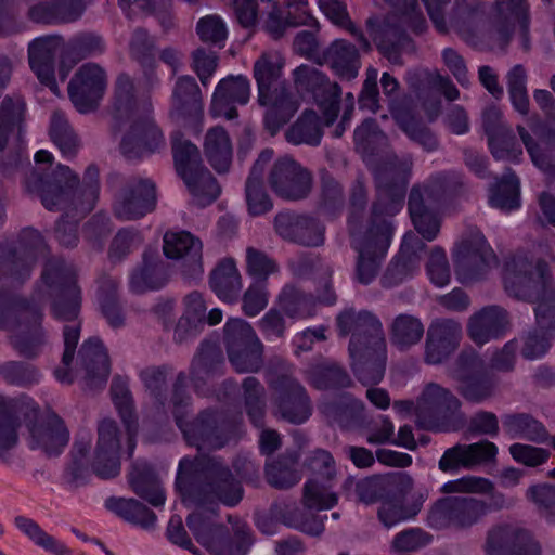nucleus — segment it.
<instances>
[{"label": "nucleus", "instance_id": "f257e3e1", "mask_svg": "<svg viewBox=\"0 0 555 555\" xmlns=\"http://www.w3.org/2000/svg\"><path fill=\"white\" fill-rule=\"evenodd\" d=\"M356 150L374 173L377 185V198L364 229H356L353 221L350 227L358 251L356 280L367 285L377 276L389 248L393 229L387 217L402 208L413 162L410 156L399 159L380 141H357Z\"/></svg>", "mask_w": 555, "mask_h": 555}, {"label": "nucleus", "instance_id": "f03ea898", "mask_svg": "<svg viewBox=\"0 0 555 555\" xmlns=\"http://www.w3.org/2000/svg\"><path fill=\"white\" fill-rule=\"evenodd\" d=\"M100 172L96 166L86 169L82 185L69 167L57 165L50 173L31 171L25 184L29 193L36 194L48 210H64L66 218H81L95 206Z\"/></svg>", "mask_w": 555, "mask_h": 555}, {"label": "nucleus", "instance_id": "7ed1b4c3", "mask_svg": "<svg viewBox=\"0 0 555 555\" xmlns=\"http://www.w3.org/2000/svg\"><path fill=\"white\" fill-rule=\"evenodd\" d=\"M176 489L183 502L195 505L235 506L243 498V488L230 467L220 457L204 454L180 461Z\"/></svg>", "mask_w": 555, "mask_h": 555}, {"label": "nucleus", "instance_id": "20e7f679", "mask_svg": "<svg viewBox=\"0 0 555 555\" xmlns=\"http://www.w3.org/2000/svg\"><path fill=\"white\" fill-rule=\"evenodd\" d=\"M504 287L509 296L537 304L540 330L555 328V282L545 260L532 262L525 255L513 256L505 264Z\"/></svg>", "mask_w": 555, "mask_h": 555}, {"label": "nucleus", "instance_id": "39448f33", "mask_svg": "<svg viewBox=\"0 0 555 555\" xmlns=\"http://www.w3.org/2000/svg\"><path fill=\"white\" fill-rule=\"evenodd\" d=\"M281 63L261 55L254 64V78L258 89V102L267 107L263 122L271 135H275L295 114L297 106L289 87L282 79Z\"/></svg>", "mask_w": 555, "mask_h": 555}, {"label": "nucleus", "instance_id": "423d86ee", "mask_svg": "<svg viewBox=\"0 0 555 555\" xmlns=\"http://www.w3.org/2000/svg\"><path fill=\"white\" fill-rule=\"evenodd\" d=\"M111 116L116 130L129 126L128 135L121 139H165L155 120L152 102L139 103L134 82L126 73L117 76Z\"/></svg>", "mask_w": 555, "mask_h": 555}, {"label": "nucleus", "instance_id": "0eeeda50", "mask_svg": "<svg viewBox=\"0 0 555 555\" xmlns=\"http://www.w3.org/2000/svg\"><path fill=\"white\" fill-rule=\"evenodd\" d=\"M216 517L215 511H196L186 517V526L196 541L211 555H246L254 542L249 526L229 516L233 531L230 537L229 529L217 524Z\"/></svg>", "mask_w": 555, "mask_h": 555}, {"label": "nucleus", "instance_id": "6e6552de", "mask_svg": "<svg viewBox=\"0 0 555 555\" xmlns=\"http://www.w3.org/2000/svg\"><path fill=\"white\" fill-rule=\"evenodd\" d=\"M41 320V308L37 304L16 302L7 294H0V327L15 328L11 345L21 356L38 354L44 343Z\"/></svg>", "mask_w": 555, "mask_h": 555}, {"label": "nucleus", "instance_id": "1a4fd4ad", "mask_svg": "<svg viewBox=\"0 0 555 555\" xmlns=\"http://www.w3.org/2000/svg\"><path fill=\"white\" fill-rule=\"evenodd\" d=\"M173 168L199 206L211 204L221 189L205 166L201 149L192 141H172Z\"/></svg>", "mask_w": 555, "mask_h": 555}, {"label": "nucleus", "instance_id": "9d476101", "mask_svg": "<svg viewBox=\"0 0 555 555\" xmlns=\"http://www.w3.org/2000/svg\"><path fill=\"white\" fill-rule=\"evenodd\" d=\"M170 117L179 129L169 139H201L204 131L202 92L194 77L180 76L175 85Z\"/></svg>", "mask_w": 555, "mask_h": 555}, {"label": "nucleus", "instance_id": "9b49d317", "mask_svg": "<svg viewBox=\"0 0 555 555\" xmlns=\"http://www.w3.org/2000/svg\"><path fill=\"white\" fill-rule=\"evenodd\" d=\"M42 279L50 289L54 318L61 321L75 320L80 310L81 295L74 266L61 258H52L46 263Z\"/></svg>", "mask_w": 555, "mask_h": 555}, {"label": "nucleus", "instance_id": "f8f14e48", "mask_svg": "<svg viewBox=\"0 0 555 555\" xmlns=\"http://www.w3.org/2000/svg\"><path fill=\"white\" fill-rule=\"evenodd\" d=\"M46 249L41 234L25 228L14 237H5L0 242V281L12 278L23 282L30 276L39 253Z\"/></svg>", "mask_w": 555, "mask_h": 555}, {"label": "nucleus", "instance_id": "ddd939ff", "mask_svg": "<svg viewBox=\"0 0 555 555\" xmlns=\"http://www.w3.org/2000/svg\"><path fill=\"white\" fill-rule=\"evenodd\" d=\"M237 428L236 420L217 410L207 409L180 429L189 446L199 452L215 451L227 446L234 437Z\"/></svg>", "mask_w": 555, "mask_h": 555}, {"label": "nucleus", "instance_id": "4468645a", "mask_svg": "<svg viewBox=\"0 0 555 555\" xmlns=\"http://www.w3.org/2000/svg\"><path fill=\"white\" fill-rule=\"evenodd\" d=\"M224 345L230 364L237 373H255L263 365V344L249 323L231 319L224 325Z\"/></svg>", "mask_w": 555, "mask_h": 555}, {"label": "nucleus", "instance_id": "2eb2a0df", "mask_svg": "<svg viewBox=\"0 0 555 555\" xmlns=\"http://www.w3.org/2000/svg\"><path fill=\"white\" fill-rule=\"evenodd\" d=\"M294 83L302 96L309 95L323 114L327 125H334L340 112L341 88L321 70L301 64L293 72Z\"/></svg>", "mask_w": 555, "mask_h": 555}, {"label": "nucleus", "instance_id": "dca6fc26", "mask_svg": "<svg viewBox=\"0 0 555 555\" xmlns=\"http://www.w3.org/2000/svg\"><path fill=\"white\" fill-rule=\"evenodd\" d=\"M269 385L275 413L281 418L298 425L311 416V398L305 386L289 373V369L272 375Z\"/></svg>", "mask_w": 555, "mask_h": 555}, {"label": "nucleus", "instance_id": "f3484780", "mask_svg": "<svg viewBox=\"0 0 555 555\" xmlns=\"http://www.w3.org/2000/svg\"><path fill=\"white\" fill-rule=\"evenodd\" d=\"M25 424L30 447L40 449L48 456L60 455L69 441V430L64 421L50 409L41 411L36 404H29Z\"/></svg>", "mask_w": 555, "mask_h": 555}, {"label": "nucleus", "instance_id": "a211bd4d", "mask_svg": "<svg viewBox=\"0 0 555 555\" xmlns=\"http://www.w3.org/2000/svg\"><path fill=\"white\" fill-rule=\"evenodd\" d=\"M304 508L293 506L283 514L285 525L296 528L311 535H319L324 531L323 519L312 511L328 509L337 504L336 493L327 490L317 480H308L302 491Z\"/></svg>", "mask_w": 555, "mask_h": 555}, {"label": "nucleus", "instance_id": "6ab92c4d", "mask_svg": "<svg viewBox=\"0 0 555 555\" xmlns=\"http://www.w3.org/2000/svg\"><path fill=\"white\" fill-rule=\"evenodd\" d=\"M498 264V257L479 229L468 227L455 254V271L462 282L480 279Z\"/></svg>", "mask_w": 555, "mask_h": 555}, {"label": "nucleus", "instance_id": "aec40b11", "mask_svg": "<svg viewBox=\"0 0 555 555\" xmlns=\"http://www.w3.org/2000/svg\"><path fill=\"white\" fill-rule=\"evenodd\" d=\"M486 502L473 496H447L438 500L427 515L429 527L444 529L449 527L469 528L486 514Z\"/></svg>", "mask_w": 555, "mask_h": 555}, {"label": "nucleus", "instance_id": "412c9836", "mask_svg": "<svg viewBox=\"0 0 555 555\" xmlns=\"http://www.w3.org/2000/svg\"><path fill=\"white\" fill-rule=\"evenodd\" d=\"M423 2L435 29L440 34H447L449 30L446 9L451 2L453 7L449 14V22L459 33H474L485 16L482 0H423Z\"/></svg>", "mask_w": 555, "mask_h": 555}, {"label": "nucleus", "instance_id": "4be33fe9", "mask_svg": "<svg viewBox=\"0 0 555 555\" xmlns=\"http://www.w3.org/2000/svg\"><path fill=\"white\" fill-rule=\"evenodd\" d=\"M336 323L343 336L351 335L349 351L387 346L383 323L370 310L345 309L337 315Z\"/></svg>", "mask_w": 555, "mask_h": 555}, {"label": "nucleus", "instance_id": "5701e85b", "mask_svg": "<svg viewBox=\"0 0 555 555\" xmlns=\"http://www.w3.org/2000/svg\"><path fill=\"white\" fill-rule=\"evenodd\" d=\"M156 185L150 179L129 178L115 194L113 212L122 221L138 220L156 208Z\"/></svg>", "mask_w": 555, "mask_h": 555}, {"label": "nucleus", "instance_id": "b1692460", "mask_svg": "<svg viewBox=\"0 0 555 555\" xmlns=\"http://www.w3.org/2000/svg\"><path fill=\"white\" fill-rule=\"evenodd\" d=\"M107 86L106 72L95 63L81 65L68 83V96L81 114L95 111Z\"/></svg>", "mask_w": 555, "mask_h": 555}, {"label": "nucleus", "instance_id": "393cba45", "mask_svg": "<svg viewBox=\"0 0 555 555\" xmlns=\"http://www.w3.org/2000/svg\"><path fill=\"white\" fill-rule=\"evenodd\" d=\"M366 28L378 53L391 63H399L404 51L415 48L405 27L390 17L371 16L366 20Z\"/></svg>", "mask_w": 555, "mask_h": 555}, {"label": "nucleus", "instance_id": "a878e982", "mask_svg": "<svg viewBox=\"0 0 555 555\" xmlns=\"http://www.w3.org/2000/svg\"><path fill=\"white\" fill-rule=\"evenodd\" d=\"M486 555H542V547L532 533L526 529L501 525L487 533Z\"/></svg>", "mask_w": 555, "mask_h": 555}, {"label": "nucleus", "instance_id": "bb28decb", "mask_svg": "<svg viewBox=\"0 0 555 555\" xmlns=\"http://www.w3.org/2000/svg\"><path fill=\"white\" fill-rule=\"evenodd\" d=\"M119 428L112 418H104L98 425V441L90 466L101 479L115 478L120 473Z\"/></svg>", "mask_w": 555, "mask_h": 555}, {"label": "nucleus", "instance_id": "cd10ccee", "mask_svg": "<svg viewBox=\"0 0 555 555\" xmlns=\"http://www.w3.org/2000/svg\"><path fill=\"white\" fill-rule=\"evenodd\" d=\"M271 189L282 198L298 201L307 197L312 189V176L289 158L279 159L269 176Z\"/></svg>", "mask_w": 555, "mask_h": 555}, {"label": "nucleus", "instance_id": "c85d7f7f", "mask_svg": "<svg viewBox=\"0 0 555 555\" xmlns=\"http://www.w3.org/2000/svg\"><path fill=\"white\" fill-rule=\"evenodd\" d=\"M64 38L61 35H46L35 38L28 46L29 67L41 85L55 90V61L60 56L62 61V49Z\"/></svg>", "mask_w": 555, "mask_h": 555}, {"label": "nucleus", "instance_id": "c756f323", "mask_svg": "<svg viewBox=\"0 0 555 555\" xmlns=\"http://www.w3.org/2000/svg\"><path fill=\"white\" fill-rule=\"evenodd\" d=\"M498 447L489 440L469 444L457 443L443 452L438 467L443 473H457L461 468L472 469L494 463Z\"/></svg>", "mask_w": 555, "mask_h": 555}, {"label": "nucleus", "instance_id": "7c9ffc66", "mask_svg": "<svg viewBox=\"0 0 555 555\" xmlns=\"http://www.w3.org/2000/svg\"><path fill=\"white\" fill-rule=\"evenodd\" d=\"M250 98V81L246 76H228L217 83L210 104L212 117L234 120L238 117L237 105H245Z\"/></svg>", "mask_w": 555, "mask_h": 555}, {"label": "nucleus", "instance_id": "2f4dec72", "mask_svg": "<svg viewBox=\"0 0 555 555\" xmlns=\"http://www.w3.org/2000/svg\"><path fill=\"white\" fill-rule=\"evenodd\" d=\"M276 233L286 241L305 246L319 247L324 244L325 228L320 220L295 214H279L274 220Z\"/></svg>", "mask_w": 555, "mask_h": 555}, {"label": "nucleus", "instance_id": "473e14b6", "mask_svg": "<svg viewBox=\"0 0 555 555\" xmlns=\"http://www.w3.org/2000/svg\"><path fill=\"white\" fill-rule=\"evenodd\" d=\"M461 401L447 388L429 383L423 390L417 404V415L426 421L427 427L454 420Z\"/></svg>", "mask_w": 555, "mask_h": 555}, {"label": "nucleus", "instance_id": "72a5a7b5", "mask_svg": "<svg viewBox=\"0 0 555 555\" xmlns=\"http://www.w3.org/2000/svg\"><path fill=\"white\" fill-rule=\"evenodd\" d=\"M425 247L421 237L414 233H406L398 256L389 263L380 279L383 287L397 286L413 276L420 267L421 254Z\"/></svg>", "mask_w": 555, "mask_h": 555}, {"label": "nucleus", "instance_id": "f704fd0d", "mask_svg": "<svg viewBox=\"0 0 555 555\" xmlns=\"http://www.w3.org/2000/svg\"><path fill=\"white\" fill-rule=\"evenodd\" d=\"M462 337L461 324L447 319L434 322L428 331L425 344V362L440 364L457 348Z\"/></svg>", "mask_w": 555, "mask_h": 555}, {"label": "nucleus", "instance_id": "c9c22d12", "mask_svg": "<svg viewBox=\"0 0 555 555\" xmlns=\"http://www.w3.org/2000/svg\"><path fill=\"white\" fill-rule=\"evenodd\" d=\"M509 326L506 310L499 306H489L474 313L467 324L468 337L479 346L502 336Z\"/></svg>", "mask_w": 555, "mask_h": 555}, {"label": "nucleus", "instance_id": "e433bc0d", "mask_svg": "<svg viewBox=\"0 0 555 555\" xmlns=\"http://www.w3.org/2000/svg\"><path fill=\"white\" fill-rule=\"evenodd\" d=\"M441 204H431L421 185H414L409 195L408 209L412 223L426 241H434L440 231V219L436 208Z\"/></svg>", "mask_w": 555, "mask_h": 555}, {"label": "nucleus", "instance_id": "4c0bfd02", "mask_svg": "<svg viewBox=\"0 0 555 555\" xmlns=\"http://www.w3.org/2000/svg\"><path fill=\"white\" fill-rule=\"evenodd\" d=\"M86 10V0H51L31 5L27 16L36 24L57 25L79 20Z\"/></svg>", "mask_w": 555, "mask_h": 555}, {"label": "nucleus", "instance_id": "58836bf2", "mask_svg": "<svg viewBox=\"0 0 555 555\" xmlns=\"http://www.w3.org/2000/svg\"><path fill=\"white\" fill-rule=\"evenodd\" d=\"M202 248V242L189 232H169L164 236L165 256L172 259H184L189 275H197L203 272Z\"/></svg>", "mask_w": 555, "mask_h": 555}, {"label": "nucleus", "instance_id": "ea45409f", "mask_svg": "<svg viewBox=\"0 0 555 555\" xmlns=\"http://www.w3.org/2000/svg\"><path fill=\"white\" fill-rule=\"evenodd\" d=\"M351 369L363 385L378 384L385 374L387 346H371L349 351Z\"/></svg>", "mask_w": 555, "mask_h": 555}, {"label": "nucleus", "instance_id": "a19ab883", "mask_svg": "<svg viewBox=\"0 0 555 555\" xmlns=\"http://www.w3.org/2000/svg\"><path fill=\"white\" fill-rule=\"evenodd\" d=\"M224 372V359L221 349L210 341H203L194 356L190 375L197 391L210 379L219 377Z\"/></svg>", "mask_w": 555, "mask_h": 555}, {"label": "nucleus", "instance_id": "79ce46f5", "mask_svg": "<svg viewBox=\"0 0 555 555\" xmlns=\"http://www.w3.org/2000/svg\"><path fill=\"white\" fill-rule=\"evenodd\" d=\"M167 283L166 264L153 250H145L142 263L130 275L129 286L134 293L162 288Z\"/></svg>", "mask_w": 555, "mask_h": 555}, {"label": "nucleus", "instance_id": "37998d69", "mask_svg": "<svg viewBox=\"0 0 555 555\" xmlns=\"http://www.w3.org/2000/svg\"><path fill=\"white\" fill-rule=\"evenodd\" d=\"M317 23L309 10L308 0H287L284 12L273 7L268 15L266 28L270 34L282 36L288 27L312 26Z\"/></svg>", "mask_w": 555, "mask_h": 555}, {"label": "nucleus", "instance_id": "c03bdc74", "mask_svg": "<svg viewBox=\"0 0 555 555\" xmlns=\"http://www.w3.org/2000/svg\"><path fill=\"white\" fill-rule=\"evenodd\" d=\"M305 376L308 383L319 389H341L352 385V379L346 369L334 360L322 359L311 364Z\"/></svg>", "mask_w": 555, "mask_h": 555}, {"label": "nucleus", "instance_id": "a18cd8bd", "mask_svg": "<svg viewBox=\"0 0 555 555\" xmlns=\"http://www.w3.org/2000/svg\"><path fill=\"white\" fill-rule=\"evenodd\" d=\"M442 492L489 493V502L486 503L488 512L509 508L516 502L513 498H507L502 492L494 490L493 483L483 477L467 476L454 481H449L442 487Z\"/></svg>", "mask_w": 555, "mask_h": 555}, {"label": "nucleus", "instance_id": "49530a36", "mask_svg": "<svg viewBox=\"0 0 555 555\" xmlns=\"http://www.w3.org/2000/svg\"><path fill=\"white\" fill-rule=\"evenodd\" d=\"M27 105L21 96L5 95L0 102V139H24Z\"/></svg>", "mask_w": 555, "mask_h": 555}, {"label": "nucleus", "instance_id": "de8ad7c7", "mask_svg": "<svg viewBox=\"0 0 555 555\" xmlns=\"http://www.w3.org/2000/svg\"><path fill=\"white\" fill-rule=\"evenodd\" d=\"M78 358L86 370V377L104 384L111 373V361L103 343L95 337L83 341Z\"/></svg>", "mask_w": 555, "mask_h": 555}, {"label": "nucleus", "instance_id": "09e8293b", "mask_svg": "<svg viewBox=\"0 0 555 555\" xmlns=\"http://www.w3.org/2000/svg\"><path fill=\"white\" fill-rule=\"evenodd\" d=\"M129 483L137 495L154 507L164 505L165 492L153 468L145 464H134L129 473Z\"/></svg>", "mask_w": 555, "mask_h": 555}, {"label": "nucleus", "instance_id": "8fccbe9b", "mask_svg": "<svg viewBox=\"0 0 555 555\" xmlns=\"http://www.w3.org/2000/svg\"><path fill=\"white\" fill-rule=\"evenodd\" d=\"M503 429L511 438L526 439L534 443L548 440L546 427L528 413H512L502 416Z\"/></svg>", "mask_w": 555, "mask_h": 555}, {"label": "nucleus", "instance_id": "3c124183", "mask_svg": "<svg viewBox=\"0 0 555 555\" xmlns=\"http://www.w3.org/2000/svg\"><path fill=\"white\" fill-rule=\"evenodd\" d=\"M62 49V64L69 66L76 65L78 62L105 51V42L102 36L94 33H79L64 40Z\"/></svg>", "mask_w": 555, "mask_h": 555}, {"label": "nucleus", "instance_id": "603ef678", "mask_svg": "<svg viewBox=\"0 0 555 555\" xmlns=\"http://www.w3.org/2000/svg\"><path fill=\"white\" fill-rule=\"evenodd\" d=\"M426 495L420 493L411 502L402 498L388 496L380 502L377 511L379 521L386 527L391 528L399 522L414 518L422 509Z\"/></svg>", "mask_w": 555, "mask_h": 555}, {"label": "nucleus", "instance_id": "864d4df0", "mask_svg": "<svg viewBox=\"0 0 555 555\" xmlns=\"http://www.w3.org/2000/svg\"><path fill=\"white\" fill-rule=\"evenodd\" d=\"M209 284L219 299L235 301L242 289V279L234 261H221L210 273Z\"/></svg>", "mask_w": 555, "mask_h": 555}, {"label": "nucleus", "instance_id": "5fc2aeb1", "mask_svg": "<svg viewBox=\"0 0 555 555\" xmlns=\"http://www.w3.org/2000/svg\"><path fill=\"white\" fill-rule=\"evenodd\" d=\"M324 54L338 76L354 78L358 75L360 53L353 43L346 39H335Z\"/></svg>", "mask_w": 555, "mask_h": 555}, {"label": "nucleus", "instance_id": "6e6d98bb", "mask_svg": "<svg viewBox=\"0 0 555 555\" xmlns=\"http://www.w3.org/2000/svg\"><path fill=\"white\" fill-rule=\"evenodd\" d=\"M111 395L127 429L131 453L134 447L133 438L138 431V422L133 411V400L129 390L128 380L120 376L114 377L111 385Z\"/></svg>", "mask_w": 555, "mask_h": 555}, {"label": "nucleus", "instance_id": "4d7b16f0", "mask_svg": "<svg viewBox=\"0 0 555 555\" xmlns=\"http://www.w3.org/2000/svg\"><path fill=\"white\" fill-rule=\"evenodd\" d=\"M421 186L426 192L427 199L431 204H442L462 195L466 190L463 177L457 172L438 173L431 177L425 185Z\"/></svg>", "mask_w": 555, "mask_h": 555}, {"label": "nucleus", "instance_id": "13d9d810", "mask_svg": "<svg viewBox=\"0 0 555 555\" xmlns=\"http://www.w3.org/2000/svg\"><path fill=\"white\" fill-rule=\"evenodd\" d=\"M424 332V325L418 318L401 313L389 326L390 343L399 350H408L421 341Z\"/></svg>", "mask_w": 555, "mask_h": 555}, {"label": "nucleus", "instance_id": "bf43d9fd", "mask_svg": "<svg viewBox=\"0 0 555 555\" xmlns=\"http://www.w3.org/2000/svg\"><path fill=\"white\" fill-rule=\"evenodd\" d=\"M105 506L122 519L144 529L155 525V513L135 499L109 498L105 501Z\"/></svg>", "mask_w": 555, "mask_h": 555}, {"label": "nucleus", "instance_id": "052dcab7", "mask_svg": "<svg viewBox=\"0 0 555 555\" xmlns=\"http://www.w3.org/2000/svg\"><path fill=\"white\" fill-rule=\"evenodd\" d=\"M242 398L253 424L262 427L266 412V389L258 378L248 376L243 380Z\"/></svg>", "mask_w": 555, "mask_h": 555}, {"label": "nucleus", "instance_id": "680f3d73", "mask_svg": "<svg viewBox=\"0 0 555 555\" xmlns=\"http://www.w3.org/2000/svg\"><path fill=\"white\" fill-rule=\"evenodd\" d=\"M281 310L289 318H309L314 313L312 296L294 285H285L278 297Z\"/></svg>", "mask_w": 555, "mask_h": 555}, {"label": "nucleus", "instance_id": "e2e57ef3", "mask_svg": "<svg viewBox=\"0 0 555 555\" xmlns=\"http://www.w3.org/2000/svg\"><path fill=\"white\" fill-rule=\"evenodd\" d=\"M297 456L295 454H282L267 465L266 477L268 482L278 489H288L300 480L296 470Z\"/></svg>", "mask_w": 555, "mask_h": 555}, {"label": "nucleus", "instance_id": "0e129e2a", "mask_svg": "<svg viewBox=\"0 0 555 555\" xmlns=\"http://www.w3.org/2000/svg\"><path fill=\"white\" fill-rule=\"evenodd\" d=\"M16 527L37 546L54 555H72V551L54 537L47 533L36 521L25 516L14 519Z\"/></svg>", "mask_w": 555, "mask_h": 555}, {"label": "nucleus", "instance_id": "69168bd1", "mask_svg": "<svg viewBox=\"0 0 555 555\" xmlns=\"http://www.w3.org/2000/svg\"><path fill=\"white\" fill-rule=\"evenodd\" d=\"M533 100L544 114V119L532 117L530 128L542 139H555V98L546 89H535Z\"/></svg>", "mask_w": 555, "mask_h": 555}, {"label": "nucleus", "instance_id": "338daca9", "mask_svg": "<svg viewBox=\"0 0 555 555\" xmlns=\"http://www.w3.org/2000/svg\"><path fill=\"white\" fill-rule=\"evenodd\" d=\"M489 203L492 207L503 211H511L520 205L519 180L514 173L502 178L490 190Z\"/></svg>", "mask_w": 555, "mask_h": 555}, {"label": "nucleus", "instance_id": "774afa93", "mask_svg": "<svg viewBox=\"0 0 555 555\" xmlns=\"http://www.w3.org/2000/svg\"><path fill=\"white\" fill-rule=\"evenodd\" d=\"M327 125L324 116L312 108H306L286 131L284 139H322Z\"/></svg>", "mask_w": 555, "mask_h": 555}]
</instances>
